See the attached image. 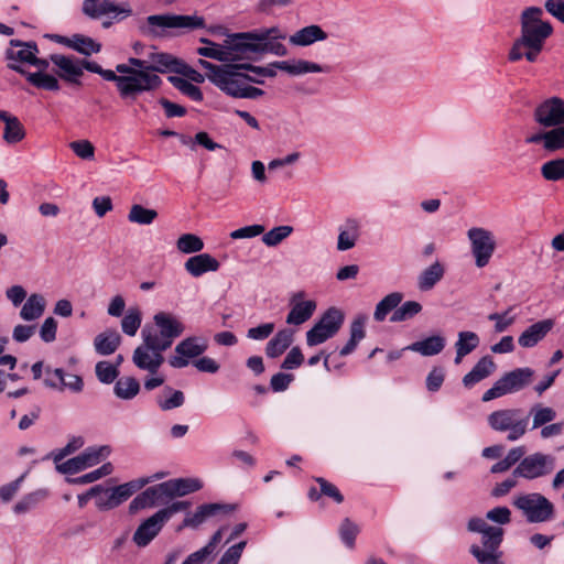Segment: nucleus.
Here are the masks:
<instances>
[{"label":"nucleus","instance_id":"10","mask_svg":"<svg viewBox=\"0 0 564 564\" xmlns=\"http://www.w3.org/2000/svg\"><path fill=\"white\" fill-rule=\"evenodd\" d=\"M467 237L470 242V250L475 258L476 267H486L496 250L494 234L482 227H473L468 229Z\"/></svg>","mask_w":564,"mask_h":564},{"label":"nucleus","instance_id":"37","mask_svg":"<svg viewBox=\"0 0 564 564\" xmlns=\"http://www.w3.org/2000/svg\"><path fill=\"white\" fill-rule=\"evenodd\" d=\"M446 340L441 335H433L422 340H417L405 347L406 350L417 352L422 356L430 357L438 355L445 347Z\"/></svg>","mask_w":564,"mask_h":564},{"label":"nucleus","instance_id":"14","mask_svg":"<svg viewBox=\"0 0 564 564\" xmlns=\"http://www.w3.org/2000/svg\"><path fill=\"white\" fill-rule=\"evenodd\" d=\"M82 12L93 20L112 14L113 20L121 21L132 14V9L129 3L117 6L111 0H84Z\"/></svg>","mask_w":564,"mask_h":564},{"label":"nucleus","instance_id":"35","mask_svg":"<svg viewBox=\"0 0 564 564\" xmlns=\"http://www.w3.org/2000/svg\"><path fill=\"white\" fill-rule=\"evenodd\" d=\"M480 344L479 336L471 330H462L457 334V340L454 345L456 356L454 362L459 365L463 358L473 352Z\"/></svg>","mask_w":564,"mask_h":564},{"label":"nucleus","instance_id":"23","mask_svg":"<svg viewBox=\"0 0 564 564\" xmlns=\"http://www.w3.org/2000/svg\"><path fill=\"white\" fill-rule=\"evenodd\" d=\"M278 69L292 76H301L308 73H329L330 67L306 59L278 61L272 63Z\"/></svg>","mask_w":564,"mask_h":564},{"label":"nucleus","instance_id":"17","mask_svg":"<svg viewBox=\"0 0 564 564\" xmlns=\"http://www.w3.org/2000/svg\"><path fill=\"white\" fill-rule=\"evenodd\" d=\"M467 528L471 532L481 534V544L478 550L485 553L501 552L500 544L503 538V529L500 527H490L480 518H473L468 521Z\"/></svg>","mask_w":564,"mask_h":564},{"label":"nucleus","instance_id":"25","mask_svg":"<svg viewBox=\"0 0 564 564\" xmlns=\"http://www.w3.org/2000/svg\"><path fill=\"white\" fill-rule=\"evenodd\" d=\"M39 48L35 42H22L20 40H11L10 47L6 52L10 64H29L31 65L34 55H37Z\"/></svg>","mask_w":564,"mask_h":564},{"label":"nucleus","instance_id":"5","mask_svg":"<svg viewBox=\"0 0 564 564\" xmlns=\"http://www.w3.org/2000/svg\"><path fill=\"white\" fill-rule=\"evenodd\" d=\"M203 26L204 19L197 15L153 14L140 25V31L147 36L159 37L163 36L166 29L195 30Z\"/></svg>","mask_w":564,"mask_h":564},{"label":"nucleus","instance_id":"45","mask_svg":"<svg viewBox=\"0 0 564 564\" xmlns=\"http://www.w3.org/2000/svg\"><path fill=\"white\" fill-rule=\"evenodd\" d=\"M141 334L143 339L142 345L161 355L173 344L172 340L167 339L161 333L143 329Z\"/></svg>","mask_w":564,"mask_h":564},{"label":"nucleus","instance_id":"2","mask_svg":"<svg viewBox=\"0 0 564 564\" xmlns=\"http://www.w3.org/2000/svg\"><path fill=\"white\" fill-rule=\"evenodd\" d=\"M116 70L122 74L119 96L124 100H135L144 93L158 89L162 79L154 72H149L147 59L129 57L126 63L117 64Z\"/></svg>","mask_w":564,"mask_h":564},{"label":"nucleus","instance_id":"58","mask_svg":"<svg viewBox=\"0 0 564 564\" xmlns=\"http://www.w3.org/2000/svg\"><path fill=\"white\" fill-rule=\"evenodd\" d=\"M174 85L182 94H184L192 100H194V101L203 100L202 90L196 85L191 83L189 80L183 79V78H176Z\"/></svg>","mask_w":564,"mask_h":564},{"label":"nucleus","instance_id":"19","mask_svg":"<svg viewBox=\"0 0 564 564\" xmlns=\"http://www.w3.org/2000/svg\"><path fill=\"white\" fill-rule=\"evenodd\" d=\"M204 488V482L197 477L174 478L149 487L142 494H193Z\"/></svg>","mask_w":564,"mask_h":564},{"label":"nucleus","instance_id":"50","mask_svg":"<svg viewBox=\"0 0 564 564\" xmlns=\"http://www.w3.org/2000/svg\"><path fill=\"white\" fill-rule=\"evenodd\" d=\"M422 311V305L416 301H406L392 313L390 321L399 323L414 317Z\"/></svg>","mask_w":564,"mask_h":564},{"label":"nucleus","instance_id":"46","mask_svg":"<svg viewBox=\"0 0 564 564\" xmlns=\"http://www.w3.org/2000/svg\"><path fill=\"white\" fill-rule=\"evenodd\" d=\"M113 470L111 463H105L95 470H91L85 475L78 477H67L66 480L69 484L87 485L99 480L102 477L110 475Z\"/></svg>","mask_w":564,"mask_h":564},{"label":"nucleus","instance_id":"41","mask_svg":"<svg viewBox=\"0 0 564 564\" xmlns=\"http://www.w3.org/2000/svg\"><path fill=\"white\" fill-rule=\"evenodd\" d=\"M121 344V337L116 330H106L98 334L94 339V347L98 355L108 356L113 354Z\"/></svg>","mask_w":564,"mask_h":564},{"label":"nucleus","instance_id":"8","mask_svg":"<svg viewBox=\"0 0 564 564\" xmlns=\"http://www.w3.org/2000/svg\"><path fill=\"white\" fill-rule=\"evenodd\" d=\"M345 319L344 313L337 307L326 310L315 325L306 333V344L317 346L334 337Z\"/></svg>","mask_w":564,"mask_h":564},{"label":"nucleus","instance_id":"4","mask_svg":"<svg viewBox=\"0 0 564 564\" xmlns=\"http://www.w3.org/2000/svg\"><path fill=\"white\" fill-rule=\"evenodd\" d=\"M487 422L492 431L506 433L508 441L516 442L528 432L529 415L517 408L500 409L491 412Z\"/></svg>","mask_w":564,"mask_h":564},{"label":"nucleus","instance_id":"62","mask_svg":"<svg viewBox=\"0 0 564 564\" xmlns=\"http://www.w3.org/2000/svg\"><path fill=\"white\" fill-rule=\"evenodd\" d=\"M246 546V542L241 541L229 549L223 554L217 564H238L243 549Z\"/></svg>","mask_w":564,"mask_h":564},{"label":"nucleus","instance_id":"18","mask_svg":"<svg viewBox=\"0 0 564 564\" xmlns=\"http://www.w3.org/2000/svg\"><path fill=\"white\" fill-rule=\"evenodd\" d=\"M534 120L544 128L564 124V100L558 97L544 100L535 108Z\"/></svg>","mask_w":564,"mask_h":564},{"label":"nucleus","instance_id":"27","mask_svg":"<svg viewBox=\"0 0 564 564\" xmlns=\"http://www.w3.org/2000/svg\"><path fill=\"white\" fill-rule=\"evenodd\" d=\"M132 361L140 370L148 371L151 375L158 373L164 362L163 355L150 350L144 345L138 346L132 355Z\"/></svg>","mask_w":564,"mask_h":564},{"label":"nucleus","instance_id":"54","mask_svg":"<svg viewBox=\"0 0 564 564\" xmlns=\"http://www.w3.org/2000/svg\"><path fill=\"white\" fill-rule=\"evenodd\" d=\"M293 231V227L283 225L278 226L262 234V242L268 247H275L286 239Z\"/></svg>","mask_w":564,"mask_h":564},{"label":"nucleus","instance_id":"33","mask_svg":"<svg viewBox=\"0 0 564 564\" xmlns=\"http://www.w3.org/2000/svg\"><path fill=\"white\" fill-rule=\"evenodd\" d=\"M496 369V364L490 356H485L478 360L473 369L463 378L466 388H471L479 381L489 377Z\"/></svg>","mask_w":564,"mask_h":564},{"label":"nucleus","instance_id":"49","mask_svg":"<svg viewBox=\"0 0 564 564\" xmlns=\"http://www.w3.org/2000/svg\"><path fill=\"white\" fill-rule=\"evenodd\" d=\"M530 414L532 415V429L542 427L543 425L552 422L556 417V412L550 406L535 404L531 408Z\"/></svg>","mask_w":564,"mask_h":564},{"label":"nucleus","instance_id":"20","mask_svg":"<svg viewBox=\"0 0 564 564\" xmlns=\"http://www.w3.org/2000/svg\"><path fill=\"white\" fill-rule=\"evenodd\" d=\"M303 291L294 293L290 299L291 310L286 315V324L302 325L307 322L316 311L317 304L314 300H304Z\"/></svg>","mask_w":564,"mask_h":564},{"label":"nucleus","instance_id":"47","mask_svg":"<svg viewBox=\"0 0 564 564\" xmlns=\"http://www.w3.org/2000/svg\"><path fill=\"white\" fill-rule=\"evenodd\" d=\"M156 217V210L145 208L139 204L132 205L128 214V220L138 225H150L155 220Z\"/></svg>","mask_w":564,"mask_h":564},{"label":"nucleus","instance_id":"9","mask_svg":"<svg viewBox=\"0 0 564 564\" xmlns=\"http://www.w3.org/2000/svg\"><path fill=\"white\" fill-rule=\"evenodd\" d=\"M109 454L110 448L108 446H90L79 455L55 464L56 470L59 474L72 476L99 464Z\"/></svg>","mask_w":564,"mask_h":564},{"label":"nucleus","instance_id":"24","mask_svg":"<svg viewBox=\"0 0 564 564\" xmlns=\"http://www.w3.org/2000/svg\"><path fill=\"white\" fill-rule=\"evenodd\" d=\"M220 268V262L209 253H198L189 257L185 263V271L193 278H200L205 273L216 272Z\"/></svg>","mask_w":564,"mask_h":564},{"label":"nucleus","instance_id":"63","mask_svg":"<svg viewBox=\"0 0 564 564\" xmlns=\"http://www.w3.org/2000/svg\"><path fill=\"white\" fill-rule=\"evenodd\" d=\"M57 322L54 317H46L40 327V337L44 343H52L56 339Z\"/></svg>","mask_w":564,"mask_h":564},{"label":"nucleus","instance_id":"22","mask_svg":"<svg viewBox=\"0 0 564 564\" xmlns=\"http://www.w3.org/2000/svg\"><path fill=\"white\" fill-rule=\"evenodd\" d=\"M235 505L228 503H206L200 506L197 511L184 520L187 527H197L207 519L218 518L235 511Z\"/></svg>","mask_w":564,"mask_h":564},{"label":"nucleus","instance_id":"51","mask_svg":"<svg viewBox=\"0 0 564 564\" xmlns=\"http://www.w3.org/2000/svg\"><path fill=\"white\" fill-rule=\"evenodd\" d=\"M142 315L139 308L130 307L121 321L122 332L128 336H134L141 326Z\"/></svg>","mask_w":564,"mask_h":564},{"label":"nucleus","instance_id":"26","mask_svg":"<svg viewBox=\"0 0 564 564\" xmlns=\"http://www.w3.org/2000/svg\"><path fill=\"white\" fill-rule=\"evenodd\" d=\"M555 322L552 318L539 321L529 326L518 338V343L523 348L536 346L554 327Z\"/></svg>","mask_w":564,"mask_h":564},{"label":"nucleus","instance_id":"38","mask_svg":"<svg viewBox=\"0 0 564 564\" xmlns=\"http://www.w3.org/2000/svg\"><path fill=\"white\" fill-rule=\"evenodd\" d=\"M445 274V267L440 261H435L425 268L417 278V288L422 292L431 291Z\"/></svg>","mask_w":564,"mask_h":564},{"label":"nucleus","instance_id":"42","mask_svg":"<svg viewBox=\"0 0 564 564\" xmlns=\"http://www.w3.org/2000/svg\"><path fill=\"white\" fill-rule=\"evenodd\" d=\"M155 402L162 411H171L184 404L185 395L181 390L165 386L163 390L156 394Z\"/></svg>","mask_w":564,"mask_h":564},{"label":"nucleus","instance_id":"48","mask_svg":"<svg viewBox=\"0 0 564 564\" xmlns=\"http://www.w3.org/2000/svg\"><path fill=\"white\" fill-rule=\"evenodd\" d=\"M176 248L182 253H197L204 249V241L194 234H184L178 237Z\"/></svg>","mask_w":564,"mask_h":564},{"label":"nucleus","instance_id":"60","mask_svg":"<svg viewBox=\"0 0 564 564\" xmlns=\"http://www.w3.org/2000/svg\"><path fill=\"white\" fill-rule=\"evenodd\" d=\"M265 228L263 225L254 224L246 227H241L230 232L231 239H250L254 238L264 232Z\"/></svg>","mask_w":564,"mask_h":564},{"label":"nucleus","instance_id":"6","mask_svg":"<svg viewBox=\"0 0 564 564\" xmlns=\"http://www.w3.org/2000/svg\"><path fill=\"white\" fill-rule=\"evenodd\" d=\"M534 371L529 367L517 368L512 371L505 373L498 379L494 386L488 389L481 400L484 402L521 391L532 381Z\"/></svg>","mask_w":564,"mask_h":564},{"label":"nucleus","instance_id":"61","mask_svg":"<svg viewBox=\"0 0 564 564\" xmlns=\"http://www.w3.org/2000/svg\"><path fill=\"white\" fill-rule=\"evenodd\" d=\"M69 148L83 160H91L95 155V148L88 140L73 141Z\"/></svg>","mask_w":564,"mask_h":564},{"label":"nucleus","instance_id":"7","mask_svg":"<svg viewBox=\"0 0 564 564\" xmlns=\"http://www.w3.org/2000/svg\"><path fill=\"white\" fill-rule=\"evenodd\" d=\"M543 10L540 7H528L520 15L522 41L544 43L552 34L550 22L542 20Z\"/></svg>","mask_w":564,"mask_h":564},{"label":"nucleus","instance_id":"43","mask_svg":"<svg viewBox=\"0 0 564 564\" xmlns=\"http://www.w3.org/2000/svg\"><path fill=\"white\" fill-rule=\"evenodd\" d=\"M140 392V383L133 377H121L113 386L115 395L123 401H130L134 399Z\"/></svg>","mask_w":564,"mask_h":564},{"label":"nucleus","instance_id":"1","mask_svg":"<svg viewBox=\"0 0 564 564\" xmlns=\"http://www.w3.org/2000/svg\"><path fill=\"white\" fill-rule=\"evenodd\" d=\"M286 34L278 26L250 32L229 34L221 44L202 39L205 46L197 48V54L219 62L253 59L264 53L285 56L288 50L281 40Z\"/></svg>","mask_w":564,"mask_h":564},{"label":"nucleus","instance_id":"29","mask_svg":"<svg viewBox=\"0 0 564 564\" xmlns=\"http://www.w3.org/2000/svg\"><path fill=\"white\" fill-rule=\"evenodd\" d=\"M57 42L86 56L99 53L101 50L100 43L83 34L57 36Z\"/></svg>","mask_w":564,"mask_h":564},{"label":"nucleus","instance_id":"52","mask_svg":"<svg viewBox=\"0 0 564 564\" xmlns=\"http://www.w3.org/2000/svg\"><path fill=\"white\" fill-rule=\"evenodd\" d=\"M95 372L97 379L104 384L115 382L120 373L117 365H112V362L107 360L98 361L95 366Z\"/></svg>","mask_w":564,"mask_h":564},{"label":"nucleus","instance_id":"31","mask_svg":"<svg viewBox=\"0 0 564 564\" xmlns=\"http://www.w3.org/2000/svg\"><path fill=\"white\" fill-rule=\"evenodd\" d=\"M1 121L4 123L2 139L7 144L14 145L25 139V128L17 116L7 111Z\"/></svg>","mask_w":564,"mask_h":564},{"label":"nucleus","instance_id":"3","mask_svg":"<svg viewBox=\"0 0 564 564\" xmlns=\"http://www.w3.org/2000/svg\"><path fill=\"white\" fill-rule=\"evenodd\" d=\"M197 65L207 72V78L225 94L239 98L246 82L262 84V80L254 79L241 70H248V64L215 65L199 58Z\"/></svg>","mask_w":564,"mask_h":564},{"label":"nucleus","instance_id":"16","mask_svg":"<svg viewBox=\"0 0 564 564\" xmlns=\"http://www.w3.org/2000/svg\"><path fill=\"white\" fill-rule=\"evenodd\" d=\"M514 505L530 522L546 521L553 513V507L544 496H519Z\"/></svg>","mask_w":564,"mask_h":564},{"label":"nucleus","instance_id":"34","mask_svg":"<svg viewBox=\"0 0 564 564\" xmlns=\"http://www.w3.org/2000/svg\"><path fill=\"white\" fill-rule=\"evenodd\" d=\"M9 67L11 69L24 75L26 80L31 85H33L37 88L46 89L50 91H56L59 89V83H58L57 78L54 77L53 75H50V74H46L43 72H34V73L25 72L24 69H22L20 67V65H14V64H9Z\"/></svg>","mask_w":564,"mask_h":564},{"label":"nucleus","instance_id":"13","mask_svg":"<svg viewBox=\"0 0 564 564\" xmlns=\"http://www.w3.org/2000/svg\"><path fill=\"white\" fill-rule=\"evenodd\" d=\"M181 503H174L169 508L161 509L152 517L143 521L133 534V542L138 546H145L153 540L162 529L163 522L173 513L180 511Z\"/></svg>","mask_w":564,"mask_h":564},{"label":"nucleus","instance_id":"53","mask_svg":"<svg viewBox=\"0 0 564 564\" xmlns=\"http://www.w3.org/2000/svg\"><path fill=\"white\" fill-rule=\"evenodd\" d=\"M541 174L546 181H561L564 178V158L547 161L541 166Z\"/></svg>","mask_w":564,"mask_h":564},{"label":"nucleus","instance_id":"21","mask_svg":"<svg viewBox=\"0 0 564 564\" xmlns=\"http://www.w3.org/2000/svg\"><path fill=\"white\" fill-rule=\"evenodd\" d=\"M50 61L56 66V74L63 80L79 85L83 76L80 59L72 55L52 54Z\"/></svg>","mask_w":564,"mask_h":564},{"label":"nucleus","instance_id":"64","mask_svg":"<svg viewBox=\"0 0 564 564\" xmlns=\"http://www.w3.org/2000/svg\"><path fill=\"white\" fill-rule=\"evenodd\" d=\"M561 149H564V127H553L549 130L547 151L554 152Z\"/></svg>","mask_w":564,"mask_h":564},{"label":"nucleus","instance_id":"30","mask_svg":"<svg viewBox=\"0 0 564 564\" xmlns=\"http://www.w3.org/2000/svg\"><path fill=\"white\" fill-rule=\"evenodd\" d=\"M46 308V300L41 293H32L21 306L19 316L25 322H34L41 318Z\"/></svg>","mask_w":564,"mask_h":564},{"label":"nucleus","instance_id":"56","mask_svg":"<svg viewBox=\"0 0 564 564\" xmlns=\"http://www.w3.org/2000/svg\"><path fill=\"white\" fill-rule=\"evenodd\" d=\"M511 307L503 313H492L488 316L489 321L495 322L496 333H502L507 330L516 321V316L510 315Z\"/></svg>","mask_w":564,"mask_h":564},{"label":"nucleus","instance_id":"36","mask_svg":"<svg viewBox=\"0 0 564 564\" xmlns=\"http://www.w3.org/2000/svg\"><path fill=\"white\" fill-rule=\"evenodd\" d=\"M326 39V32L319 25L312 24L296 31L289 37V41L294 46H308Z\"/></svg>","mask_w":564,"mask_h":564},{"label":"nucleus","instance_id":"32","mask_svg":"<svg viewBox=\"0 0 564 564\" xmlns=\"http://www.w3.org/2000/svg\"><path fill=\"white\" fill-rule=\"evenodd\" d=\"M153 319L160 328V333L172 341L185 330L184 324L169 313L160 312L154 315Z\"/></svg>","mask_w":564,"mask_h":564},{"label":"nucleus","instance_id":"15","mask_svg":"<svg viewBox=\"0 0 564 564\" xmlns=\"http://www.w3.org/2000/svg\"><path fill=\"white\" fill-rule=\"evenodd\" d=\"M167 476L166 471H156L149 476L132 479L122 485H113L112 479L108 480L105 485H96L86 491V494H137L142 490L147 485L156 480H161Z\"/></svg>","mask_w":564,"mask_h":564},{"label":"nucleus","instance_id":"44","mask_svg":"<svg viewBox=\"0 0 564 564\" xmlns=\"http://www.w3.org/2000/svg\"><path fill=\"white\" fill-rule=\"evenodd\" d=\"M403 299L402 293L400 292H392L388 295H386L377 305L373 313V318L377 322H382L386 319L387 315L390 312H394L398 306L401 304Z\"/></svg>","mask_w":564,"mask_h":564},{"label":"nucleus","instance_id":"57","mask_svg":"<svg viewBox=\"0 0 564 564\" xmlns=\"http://www.w3.org/2000/svg\"><path fill=\"white\" fill-rule=\"evenodd\" d=\"M470 553L477 560L479 564H505L502 556V552H490L485 553L478 550V545H471Z\"/></svg>","mask_w":564,"mask_h":564},{"label":"nucleus","instance_id":"39","mask_svg":"<svg viewBox=\"0 0 564 564\" xmlns=\"http://www.w3.org/2000/svg\"><path fill=\"white\" fill-rule=\"evenodd\" d=\"M294 330L283 328L279 330L267 344L265 354L270 358L282 355L293 343Z\"/></svg>","mask_w":564,"mask_h":564},{"label":"nucleus","instance_id":"40","mask_svg":"<svg viewBox=\"0 0 564 564\" xmlns=\"http://www.w3.org/2000/svg\"><path fill=\"white\" fill-rule=\"evenodd\" d=\"M147 62L149 72H154V74L177 72L181 65L177 58L167 53H153Z\"/></svg>","mask_w":564,"mask_h":564},{"label":"nucleus","instance_id":"55","mask_svg":"<svg viewBox=\"0 0 564 564\" xmlns=\"http://www.w3.org/2000/svg\"><path fill=\"white\" fill-rule=\"evenodd\" d=\"M84 444L85 440L83 436H72L64 447L52 452L51 455L53 457L54 463L57 464L62 462L65 457L82 448Z\"/></svg>","mask_w":564,"mask_h":564},{"label":"nucleus","instance_id":"11","mask_svg":"<svg viewBox=\"0 0 564 564\" xmlns=\"http://www.w3.org/2000/svg\"><path fill=\"white\" fill-rule=\"evenodd\" d=\"M555 468V457L540 452L525 456L514 468V477L536 479L551 474Z\"/></svg>","mask_w":564,"mask_h":564},{"label":"nucleus","instance_id":"28","mask_svg":"<svg viewBox=\"0 0 564 564\" xmlns=\"http://www.w3.org/2000/svg\"><path fill=\"white\" fill-rule=\"evenodd\" d=\"M360 237V223L356 218H347L338 227V237L336 248L338 251L352 249Z\"/></svg>","mask_w":564,"mask_h":564},{"label":"nucleus","instance_id":"12","mask_svg":"<svg viewBox=\"0 0 564 564\" xmlns=\"http://www.w3.org/2000/svg\"><path fill=\"white\" fill-rule=\"evenodd\" d=\"M208 348V340L202 336H188L175 346V355L169 358V364L175 369L189 365L191 360L202 356Z\"/></svg>","mask_w":564,"mask_h":564},{"label":"nucleus","instance_id":"59","mask_svg":"<svg viewBox=\"0 0 564 564\" xmlns=\"http://www.w3.org/2000/svg\"><path fill=\"white\" fill-rule=\"evenodd\" d=\"M45 386L62 391V383L63 380L66 378V372L62 368L52 369L47 367L45 370Z\"/></svg>","mask_w":564,"mask_h":564}]
</instances>
